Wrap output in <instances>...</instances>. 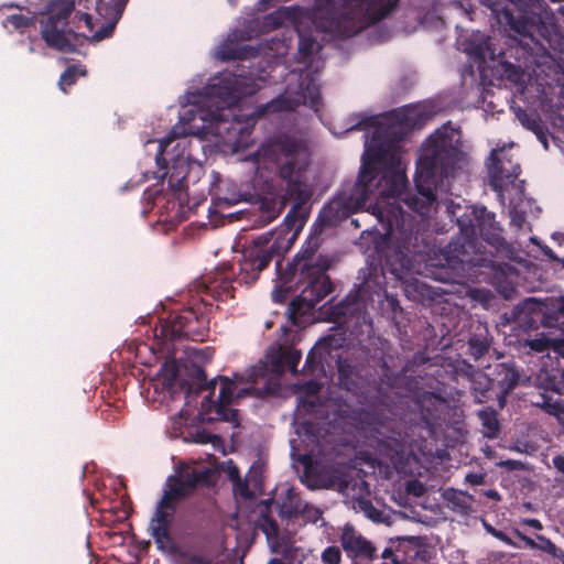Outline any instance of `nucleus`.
I'll return each mask as SVG.
<instances>
[{
  "mask_svg": "<svg viewBox=\"0 0 564 564\" xmlns=\"http://www.w3.org/2000/svg\"><path fill=\"white\" fill-rule=\"evenodd\" d=\"M432 115L427 105L416 104L367 117L350 126L346 131H366L362 165L357 183L329 203L328 213L335 218H344L366 210L386 224L389 234L403 219L399 200L419 215L427 216L434 209L437 194L449 191V178H454L466 164L460 132L445 124L425 141L420 151L414 177L416 194L403 193L405 169L401 140Z\"/></svg>",
  "mask_w": 564,
  "mask_h": 564,
  "instance_id": "obj_1",
  "label": "nucleus"
},
{
  "mask_svg": "<svg viewBox=\"0 0 564 564\" xmlns=\"http://www.w3.org/2000/svg\"><path fill=\"white\" fill-rule=\"evenodd\" d=\"M400 0H315L313 10L283 7L263 18L254 25L248 37L267 33L278 28H292L299 36L300 64L284 78L285 89L278 98L257 108L245 109L242 99L261 88L274 76L263 75V69L254 77L246 74L245 66L237 72H223L208 79L204 87L191 84L181 99L180 113H279L291 111L300 105L316 109L319 102L317 72L321 61L315 57L321 42L330 39L352 36L367 26L388 17Z\"/></svg>",
  "mask_w": 564,
  "mask_h": 564,
  "instance_id": "obj_2",
  "label": "nucleus"
},
{
  "mask_svg": "<svg viewBox=\"0 0 564 564\" xmlns=\"http://www.w3.org/2000/svg\"><path fill=\"white\" fill-rule=\"evenodd\" d=\"M301 357V351L279 344L270 348L263 362L250 368L246 375H235L232 378L216 377L198 391L186 393L183 408L171 416L170 436L181 437L186 442L210 444L215 451L225 455L223 440L216 434L200 430L198 423L225 421L237 427V411L232 408L234 403L249 395L262 398L278 394L280 377L285 367L295 372Z\"/></svg>",
  "mask_w": 564,
  "mask_h": 564,
  "instance_id": "obj_3",
  "label": "nucleus"
},
{
  "mask_svg": "<svg viewBox=\"0 0 564 564\" xmlns=\"http://www.w3.org/2000/svg\"><path fill=\"white\" fill-rule=\"evenodd\" d=\"M240 161L249 165L257 182L267 184L274 176L285 185L281 189L269 185L268 196L261 199V216L267 223L280 215L289 199L302 200L307 197L308 188L303 172L308 164V151L303 143L289 137H276Z\"/></svg>",
  "mask_w": 564,
  "mask_h": 564,
  "instance_id": "obj_4",
  "label": "nucleus"
},
{
  "mask_svg": "<svg viewBox=\"0 0 564 564\" xmlns=\"http://www.w3.org/2000/svg\"><path fill=\"white\" fill-rule=\"evenodd\" d=\"M127 1L97 0L91 12L87 0H53L42 36L47 45L61 51H74L84 40H104L112 33Z\"/></svg>",
  "mask_w": 564,
  "mask_h": 564,
  "instance_id": "obj_5",
  "label": "nucleus"
},
{
  "mask_svg": "<svg viewBox=\"0 0 564 564\" xmlns=\"http://www.w3.org/2000/svg\"><path fill=\"white\" fill-rule=\"evenodd\" d=\"M212 476L209 468L183 466L166 480V488L156 511L153 514L149 531L158 547L163 552H172L174 542L170 534L176 505L185 498L197 484L208 482Z\"/></svg>",
  "mask_w": 564,
  "mask_h": 564,
  "instance_id": "obj_6",
  "label": "nucleus"
},
{
  "mask_svg": "<svg viewBox=\"0 0 564 564\" xmlns=\"http://www.w3.org/2000/svg\"><path fill=\"white\" fill-rule=\"evenodd\" d=\"M322 226L314 225L313 232L308 236L303 254L296 259L294 271L299 272L301 280L307 283L302 291V300L310 307L315 306L322 299L332 292V284L325 272L328 269L326 259H315L314 253L319 247V234Z\"/></svg>",
  "mask_w": 564,
  "mask_h": 564,
  "instance_id": "obj_7",
  "label": "nucleus"
},
{
  "mask_svg": "<svg viewBox=\"0 0 564 564\" xmlns=\"http://www.w3.org/2000/svg\"><path fill=\"white\" fill-rule=\"evenodd\" d=\"M299 229L290 237L285 229L267 232L253 239L242 252L240 261V280L250 284L254 282L259 273L269 264L273 257L288 251L296 239Z\"/></svg>",
  "mask_w": 564,
  "mask_h": 564,
  "instance_id": "obj_8",
  "label": "nucleus"
},
{
  "mask_svg": "<svg viewBox=\"0 0 564 564\" xmlns=\"http://www.w3.org/2000/svg\"><path fill=\"white\" fill-rule=\"evenodd\" d=\"M446 210L452 218H455L462 237L466 245L462 247L464 253H467V247L474 248V239L479 234L487 241L494 243L498 241V230L495 216L485 207L462 206L459 203L449 200L446 203Z\"/></svg>",
  "mask_w": 564,
  "mask_h": 564,
  "instance_id": "obj_9",
  "label": "nucleus"
},
{
  "mask_svg": "<svg viewBox=\"0 0 564 564\" xmlns=\"http://www.w3.org/2000/svg\"><path fill=\"white\" fill-rule=\"evenodd\" d=\"M480 2L491 10L499 25L508 28L519 35L529 36L538 42L536 35L551 41L552 36L556 34L553 17L549 13L518 19L509 7V0H480Z\"/></svg>",
  "mask_w": 564,
  "mask_h": 564,
  "instance_id": "obj_10",
  "label": "nucleus"
},
{
  "mask_svg": "<svg viewBox=\"0 0 564 564\" xmlns=\"http://www.w3.org/2000/svg\"><path fill=\"white\" fill-rule=\"evenodd\" d=\"M512 147V143H505L501 148H494L487 162L490 184L501 199L505 197V188L513 184L520 173L519 164L514 163L507 152Z\"/></svg>",
  "mask_w": 564,
  "mask_h": 564,
  "instance_id": "obj_11",
  "label": "nucleus"
},
{
  "mask_svg": "<svg viewBox=\"0 0 564 564\" xmlns=\"http://www.w3.org/2000/svg\"><path fill=\"white\" fill-rule=\"evenodd\" d=\"M339 491L346 498V503L356 511L362 512L366 517L373 521L380 520L379 511L371 505L368 499L369 487L359 479L343 480L338 487Z\"/></svg>",
  "mask_w": 564,
  "mask_h": 564,
  "instance_id": "obj_12",
  "label": "nucleus"
},
{
  "mask_svg": "<svg viewBox=\"0 0 564 564\" xmlns=\"http://www.w3.org/2000/svg\"><path fill=\"white\" fill-rule=\"evenodd\" d=\"M340 542L344 550L354 556L366 558L373 556L375 549L372 544L349 524L343 527Z\"/></svg>",
  "mask_w": 564,
  "mask_h": 564,
  "instance_id": "obj_13",
  "label": "nucleus"
},
{
  "mask_svg": "<svg viewBox=\"0 0 564 564\" xmlns=\"http://www.w3.org/2000/svg\"><path fill=\"white\" fill-rule=\"evenodd\" d=\"M458 45L468 55L475 56L478 59L485 61L487 57L491 58L495 55L489 39L478 31L473 32L467 41H464L460 35Z\"/></svg>",
  "mask_w": 564,
  "mask_h": 564,
  "instance_id": "obj_14",
  "label": "nucleus"
},
{
  "mask_svg": "<svg viewBox=\"0 0 564 564\" xmlns=\"http://www.w3.org/2000/svg\"><path fill=\"white\" fill-rule=\"evenodd\" d=\"M224 470L234 482L235 492L241 497L249 498L253 495V491L249 489V485L252 484L253 489H260V479L258 478V469L252 468L248 475L246 482H242L239 478L238 468L232 465L231 462H227Z\"/></svg>",
  "mask_w": 564,
  "mask_h": 564,
  "instance_id": "obj_15",
  "label": "nucleus"
},
{
  "mask_svg": "<svg viewBox=\"0 0 564 564\" xmlns=\"http://www.w3.org/2000/svg\"><path fill=\"white\" fill-rule=\"evenodd\" d=\"M282 494H284V497H279L276 500L280 516L282 518L300 516L305 502L299 497L297 492L293 488L285 487L281 489V495Z\"/></svg>",
  "mask_w": 564,
  "mask_h": 564,
  "instance_id": "obj_16",
  "label": "nucleus"
},
{
  "mask_svg": "<svg viewBox=\"0 0 564 564\" xmlns=\"http://www.w3.org/2000/svg\"><path fill=\"white\" fill-rule=\"evenodd\" d=\"M194 318L197 317L192 311H187L182 315H177L163 326L162 333L164 336L170 337L171 339L187 336L193 330L191 323Z\"/></svg>",
  "mask_w": 564,
  "mask_h": 564,
  "instance_id": "obj_17",
  "label": "nucleus"
},
{
  "mask_svg": "<svg viewBox=\"0 0 564 564\" xmlns=\"http://www.w3.org/2000/svg\"><path fill=\"white\" fill-rule=\"evenodd\" d=\"M158 381L154 383V388H158V384H161L171 399L175 398L176 388H177V368L175 362L166 361L159 372Z\"/></svg>",
  "mask_w": 564,
  "mask_h": 564,
  "instance_id": "obj_18",
  "label": "nucleus"
},
{
  "mask_svg": "<svg viewBox=\"0 0 564 564\" xmlns=\"http://www.w3.org/2000/svg\"><path fill=\"white\" fill-rule=\"evenodd\" d=\"M534 204L530 198L520 197L519 202L511 203L510 218L511 223L518 228L523 229L528 224V216L533 214ZM535 209H538L535 207Z\"/></svg>",
  "mask_w": 564,
  "mask_h": 564,
  "instance_id": "obj_19",
  "label": "nucleus"
},
{
  "mask_svg": "<svg viewBox=\"0 0 564 564\" xmlns=\"http://www.w3.org/2000/svg\"><path fill=\"white\" fill-rule=\"evenodd\" d=\"M564 340L557 339L555 337L550 336L549 334L541 333L538 334L534 338L527 339L525 346H528L531 350L536 352L544 351H554L558 356L557 346L563 345Z\"/></svg>",
  "mask_w": 564,
  "mask_h": 564,
  "instance_id": "obj_20",
  "label": "nucleus"
},
{
  "mask_svg": "<svg viewBox=\"0 0 564 564\" xmlns=\"http://www.w3.org/2000/svg\"><path fill=\"white\" fill-rule=\"evenodd\" d=\"M544 307V315L547 319L557 322L564 318V296H554L547 299Z\"/></svg>",
  "mask_w": 564,
  "mask_h": 564,
  "instance_id": "obj_21",
  "label": "nucleus"
},
{
  "mask_svg": "<svg viewBox=\"0 0 564 564\" xmlns=\"http://www.w3.org/2000/svg\"><path fill=\"white\" fill-rule=\"evenodd\" d=\"M202 286L204 291L214 297H221L229 293V284L223 278H206Z\"/></svg>",
  "mask_w": 564,
  "mask_h": 564,
  "instance_id": "obj_22",
  "label": "nucleus"
},
{
  "mask_svg": "<svg viewBox=\"0 0 564 564\" xmlns=\"http://www.w3.org/2000/svg\"><path fill=\"white\" fill-rule=\"evenodd\" d=\"M289 44L285 39L275 40L272 39L267 47L261 48L262 54L267 58H280L288 53Z\"/></svg>",
  "mask_w": 564,
  "mask_h": 564,
  "instance_id": "obj_23",
  "label": "nucleus"
},
{
  "mask_svg": "<svg viewBox=\"0 0 564 564\" xmlns=\"http://www.w3.org/2000/svg\"><path fill=\"white\" fill-rule=\"evenodd\" d=\"M86 69L79 65L69 66L62 75L58 82V86L61 90L64 93L70 87L78 76H85Z\"/></svg>",
  "mask_w": 564,
  "mask_h": 564,
  "instance_id": "obj_24",
  "label": "nucleus"
},
{
  "mask_svg": "<svg viewBox=\"0 0 564 564\" xmlns=\"http://www.w3.org/2000/svg\"><path fill=\"white\" fill-rule=\"evenodd\" d=\"M31 22V19L24 14L21 13H13L7 17V19L3 21V26L8 31H23L29 26Z\"/></svg>",
  "mask_w": 564,
  "mask_h": 564,
  "instance_id": "obj_25",
  "label": "nucleus"
},
{
  "mask_svg": "<svg viewBox=\"0 0 564 564\" xmlns=\"http://www.w3.org/2000/svg\"><path fill=\"white\" fill-rule=\"evenodd\" d=\"M242 54L243 53L241 52L240 48L238 50L231 46V40H229V43L221 44L216 48L214 56L216 59L219 61H229L235 58H241Z\"/></svg>",
  "mask_w": 564,
  "mask_h": 564,
  "instance_id": "obj_26",
  "label": "nucleus"
},
{
  "mask_svg": "<svg viewBox=\"0 0 564 564\" xmlns=\"http://www.w3.org/2000/svg\"><path fill=\"white\" fill-rule=\"evenodd\" d=\"M532 404L544 409L546 413L552 414L557 417L564 412L563 406L560 402L552 401L551 398H549L544 394H542L539 398V400L532 401Z\"/></svg>",
  "mask_w": 564,
  "mask_h": 564,
  "instance_id": "obj_27",
  "label": "nucleus"
},
{
  "mask_svg": "<svg viewBox=\"0 0 564 564\" xmlns=\"http://www.w3.org/2000/svg\"><path fill=\"white\" fill-rule=\"evenodd\" d=\"M502 372L505 377L500 381L501 386L506 391H509L519 383L520 375L512 367H502Z\"/></svg>",
  "mask_w": 564,
  "mask_h": 564,
  "instance_id": "obj_28",
  "label": "nucleus"
},
{
  "mask_svg": "<svg viewBox=\"0 0 564 564\" xmlns=\"http://www.w3.org/2000/svg\"><path fill=\"white\" fill-rule=\"evenodd\" d=\"M321 557L324 564H339L341 560V553L337 546H328L322 552Z\"/></svg>",
  "mask_w": 564,
  "mask_h": 564,
  "instance_id": "obj_29",
  "label": "nucleus"
},
{
  "mask_svg": "<svg viewBox=\"0 0 564 564\" xmlns=\"http://www.w3.org/2000/svg\"><path fill=\"white\" fill-rule=\"evenodd\" d=\"M516 115L523 127L533 131H535L539 128V122L536 121L535 117L522 110H518Z\"/></svg>",
  "mask_w": 564,
  "mask_h": 564,
  "instance_id": "obj_30",
  "label": "nucleus"
},
{
  "mask_svg": "<svg viewBox=\"0 0 564 564\" xmlns=\"http://www.w3.org/2000/svg\"><path fill=\"white\" fill-rule=\"evenodd\" d=\"M536 540H538V545H536L538 549H540L544 552H547L549 554H551L555 557L560 556V554H558L560 549L554 543H552L550 540L545 539L542 535H538Z\"/></svg>",
  "mask_w": 564,
  "mask_h": 564,
  "instance_id": "obj_31",
  "label": "nucleus"
},
{
  "mask_svg": "<svg viewBox=\"0 0 564 564\" xmlns=\"http://www.w3.org/2000/svg\"><path fill=\"white\" fill-rule=\"evenodd\" d=\"M479 417L489 432H495L498 429V422L494 412L480 411Z\"/></svg>",
  "mask_w": 564,
  "mask_h": 564,
  "instance_id": "obj_32",
  "label": "nucleus"
},
{
  "mask_svg": "<svg viewBox=\"0 0 564 564\" xmlns=\"http://www.w3.org/2000/svg\"><path fill=\"white\" fill-rule=\"evenodd\" d=\"M306 521L310 522H317L321 518V511L319 509L310 506L308 503H304L302 512L300 513Z\"/></svg>",
  "mask_w": 564,
  "mask_h": 564,
  "instance_id": "obj_33",
  "label": "nucleus"
},
{
  "mask_svg": "<svg viewBox=\"0 0 564 564\" xmlns=\"http://www.w3.org/2000/svg\"><path fill=\"white\" fill-rule=\"evenodd\" d=\"M260 527L268 539L275 536L278 533V525L268 517L262 518Z\"/></svg>",
  "mask_w": 564,
  "mask_h": 564,
  "instance_id": "obj_34",
  "label": "nucleus"
},
{
  "mask_svg": "<svg viewBox=\"0 0 564 564\" xmlns=\"http://www.w3.org/2000/svg\"><path fill=\"white\" fill-rule=\"evenodd\" d=\"M406 491L415 497H420L425 492V487L421 481L413 479L406 482Z\"/></svg>",
  "mask_w": 564,
  "mask_h": 564,
  "instance_id": "obj_35",
  "label": "nucleus"
},
{
  "mask_svg": "<svg viewBox=\"0 0 564 564\" xmlns=\"http://www.w3.org/2000/svg\"><path fill=\"white\" fill-rule=\"evenodd\" d=\"M382 425L379 424V423H375L372 422V420L370 421L368 417H367V422L364 423L361 422V426H360V430L367 435L368 433H375V434H378V435H381V431H380V427Z\"/></svg>",
  "mask_w": 564,
  "mask_h": 564,
  "instance_id": "obj_36",
  "label": "nucleus"
},
{
  "mask_svg": "<svg viewBox=\"0 0 564 564\" xmlns=\"http://www.w3.org/2000/svg\"><path fill=\"white\" fill-rule=\"evenodd\" d=\"M248 196H250V195L249 194H232L230 196L219 197L218 199L226 205H235L239 202L247 200Z\"/></svg>",
  "mask_w": 564,
  "mask_h": 564,
  "instance_id": "obj_37",
  "label": "nucleus"
},
{
  "mask_svg": "<svg viewBox=\"0 0 564 564\" xmlns=\"http://www.w3.org/2000/svg\"><path fill=\"white\" fill-rule=\"evenodd\" d=\"M321 386L314 381H308L300 387V390L307 397L311 398L318 392Z\"/></svg>",
  "mask_w": 564,
  "mask_h": 564,
  "instance_id": "obj_38",
  "label": "nucleus"
},
{
  "mask_svg": "<svg viewBox=\"0 0 564 564\" xmlns=\"http://www.w3.org/2000/svg\"><path fill=\"white\" fill-rule=\"evenodd\" d=\"M381 564H408L406 562H401L397 555L390 549H386L382 553V563Z\"/></svg>",
  "mask_w": 564,
  "mask_h": 564,
  "instance_id": "obj_39",
  "label": "nucleus"
},
{
  "mask_svg": "<svg viewBox=\"0 0 564 564\" xmlns=\"http://www.w3.org/2000/svg\"><path fill=\"white\" fill-rule=\"evenodd\" d=\"M272 299H273V301L279 302V303L283 302L285 299L284 291L280 288H275L272 292Z\"/></svg>",
  "mask_w": 564,
  "mask_h": 564,
  "instance_id": "obj_40",
  "label": "nucleus"
},
{
  "mask_svg": "<svg viewBox=\"0 0 564 564\" xmlns=\"http://www.w3.org/2000/svg\"><path fill=\"white\" fill-rule=\"evenodd\" d=\"M553 465L554 467L562 474H564V457L563 456H555L553 458Z\"/></svg>",
  "mask_w": 564,
  "mask_h": 564,
  "instance_id": "obj_41",
  "label": "nucleus"
},
{
  "mask_svg": "<svg viewBox=\"0 0 564 564\" xmlns=\"http://www.w3.org/2000/svg\"><path fill=\"white\" fill-rule=\"evenodd\" d=\"M525 523L529 527H531V528H533L535 530H541L542 529L541 522L539 520H536V519H528V520H525Z\"/></svg>",
  "mask_w": 564,
  "mask_h": 564,
  "instance_id": "obj_42",
  "label": "nucleus"
},
{
  "mask_svg": "<svg viewBox=\"0 0 564 564\" xmlns=\"http://www.w3.org/2000/svg\"><path fill=\"white\" fill-rule=\"evenodd\" d=\"M270 68H271L270 74L274 73L279 76L282 75V73L284 70V68L278 62L274 65H270Z\"/></svg>",
  "mask_w": 564,
  "mask_h": 564,
  "instance_id": "obj_43",
  "label": "nucleus"
},
{
  "mask_svg": "<svg viewBox=\"0 0 564 564\" xmlns=\"http://www.w3.org/2000/svg\"><path fill=\"white\" fill-rule=\"evenodd\" d=\"M315 362V351H311L308 355H307V359H306V364L307 365H311Z\"/></svg>",
  "mask_w": 564,
  "mask_h": 564,
  "instance_id": "obj_44",
  "label": "nucleus"
},
{
  "mask_svg": "<svg viewBox=\"0 0 564 564\" xmlns=\"http://www.w3.org/2000/svg\"><path fill=\"white\" fill-rule=\"evenodd\" d=\"M467 479H468L469 481L474 482V484H479V481H480V477H479V476H477V475H468V476H467Z\"/></svg>",
  "mask_w": 564,
  "mask_h": 564,
  "instance_id": "obj_45",
  "label": "nucleus"
},
{
  "mask_svg": "<svg viewBox=\"0 0 564 564\" xmlns=\"http://www.w3.org/2000/svg\"><path fill=\"white\" fill-rule=\"evenodd\" d=\"M543 253L549 258L555 259V257L553 256V251L549 247L543 248Z\"/></svg>",
  "mask_w": 564,
  "mask_h": 564,
  "instance_id": "obj_46",
  "label": "nucleus"
},
{
  "mask_svg": "<svg viewBox=\"0 0 564 564\" xmlns=\"http://www.w3.org/2000/svg\"><path fill=\"white\" fill-rule=\"evenodd\" d=\"M558 350V357L562 358L564 360V344L563 345H560L557 346L556 348Z\"/></svg>",
  "mask_w": 564,
  "mask_h": 564,
  "instance_id": "obj_47",
  "label": "nucleus"
},
{
  "mask_svg": "<svg viewBox=\"0 0 564 564\" xmlns=\"http://www.w3.org/2000/svg\"><path fill=\"white\" fill-rule=\"evenodd\" d=\"M525 541H527V544L532 546V547H536V545H538V542H535L532 539H527Z\"/></svg>",
  "mask_w": 564,
  "mask_h": 564,
  "instance_id": "obj_48",
  "label": "nucleus"
},
{
  "mask_svg": "<svg viewBox=\"0 0 564 564\" xmlns=\"http://www.w3.org/2000/svg\"><path fill=\"white\" fill-rule=\"evenodd\" d=\"M301 402L303 403L304 406L306 405V403H308L310 406H313V401L311 400H302Z\"/></svg>",
  "mask_w": 564,
  "mask_h": 564,
  "instance_id": "obj_49",
  "label": "nucleus"
},
{
  "mask_svg": "<svg viewBox=\"0 0 564 564\" xmlns=\"http://www.w3.org/2000/svg\"><path fill=\"white\" fill-rule=\"evenodd\" d=\"M558 554H560V556H557V557L561 558L564 563V552L562 550H560Z\"/></svg>",
  "mask_w": 564,
  "mask_h": 564,
  "instance_id": "obj_50",
  "label": "nucleus"
},
{
  "mask_svg": "<svg viewBox=\"0 0 564 564\" xmlns=\"http://www.w3.org/2000/svg\"><path fill=\"white\" fill-rule=\"evenodd\" d=\"M269 564H283V563L279 560H272Z\"/></svg>",
  "mask_w": 564,
  "mask_h": 564,
  "instance_id": "obj_51",
  "label": "nucleus"
},
{
  "mask_svg": "<svg viewBox=\"0 0 564 564\" xmlns=\"http://www.w3.org/2000/svg\"><path fill=\"white\" fill-rule=\"evenodd\" d=\"M558 13L564 18V7H561V8L558 9Z\"/></svg>",
  "mask_w": 564,
  "mask_h": 564,
  "instance_id": "obj_52",
  "label": "nucleus"
},
{
  "mask_svg": "<svg viewBox=\"0 0 564 564\" xmlns=\"http://www.w3.org/2000/svg\"><path fill=\"white\" fill-rule=\"evenodd\" d=\"M540 139H541V141H542L543 145L546 148V147H547V144H546L545 139H542V138H540Z\"/></svg>",
  "mask_w": 564,
  "mask_h": 564,
  "instance_id": "obj_53",
  "label": "nucleus"
},
{
  "mask_svg": "<svg viewBox=\"0 0 564 564\" xmlns=\"http://www.w3.org/2000/svg\"><path fill=\"white\" fill-rule=\"evenodd\" d=\"M375 438H377L379 442H382V438L378 437V435H375Z\"/></svg>",
  "mask_w": 564,
  "mask_h": 564,
  "instance_id": "obj_54",
  "label": "nucleus"
},
{
  "mask_svg": "<svg viewBox=\"0 0 564 564\" xmlns=\"http://www.w3.org/2000/svg\"><path fill=\"white\" fill-rule=\"evenodd\" d=\"M375 438H377L379 442H382V438L378 437V435H375Z\"/></svg>",
  "mask_w": 564,
  "mask_h": 564,
  "instance_id": "obj_55",
  "label": "nucleus"
},
{
  "mask_svg": "<svg viewBox=\"0 0 564 564\" xmlns=\"http://www.w3.org/2000/svg\"><path fill=\"white\" fill-rule=\"evenodd\" d=\"M375 438H377L379 442H382V438L378 437V435H375Z\"/></svg>",
  "mask_w": 564,
  "mask_h": 564,
  "instance_id": "obj_56",
  "label": "nucleus"
},
{
  "mask_svg": "<svg viewBox=\"0 0 564 564\" xmlns=\"http://www.w3.org/2000/svg\"><path fill=\"white\" fill-rule=\"evenodd\" d=\"M552 2H564V0H551Z\"/></svg>",
  "mask_w": 564,
  "mask_h": 564,
  "instance_id": "obj_57",
  "label": "nucleus"
},
{
  "mask_svg": "<svg viewBox=\"0 0 564 564\" xmlns=\"http://www.w3.org/2000/svg\"><path fill=\"white\" fill-rule=\"evenodd\" d=\"M387 455H388V456H390V458H391L392 460H394V456H393L392 454H387Z\"/></svg>",
  "mask_w": 564,
  "mask_h": 564,
  "instance_id": "obj_58",
  "label": "nucleus"
},
{
  "mask_svg": "<svg viewBox=\"0 0 564 564\" xmlns=\"http://www.w3.org/2000/svg\"><path fill=\"white\" fill-rule=\"evenodd\" d=\"M229 3L234 4L235 3V0H228Z\"/></svg>",
  "mask_w": 564,
  "mask_h": 564,
  "instance_id": "obj_59",
  "label": "nucleus"
}]
</instances>
